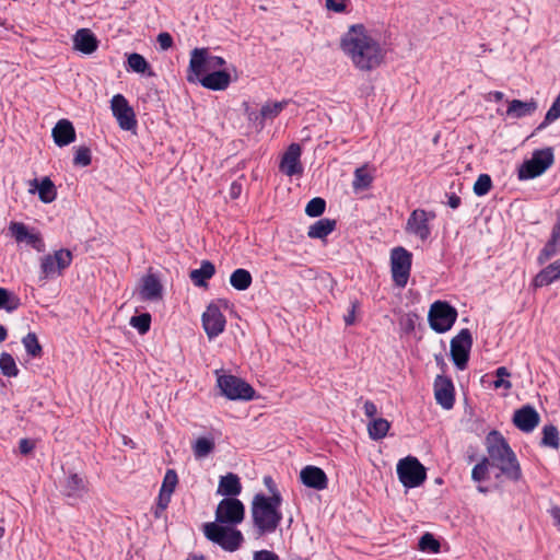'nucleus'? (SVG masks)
I'll return each mask as SVG.
<instances>
[{"label": "nucleus", "instance_id": "nucleus-1", "mask_svg": "<svg viewBox=\"0 0 560 560\" xmlns=\"http://www.w3.org/2000/svg\"><path fill=\"white\" fill-rule=\"evenodd\" d=\"M340 47L361 71L376 69L384 60L386 50L363 24H353L341 37Z\"/></svg>", "mask_w": 560, "mask_h": 560}, {"label": "nucleus", "instance_id": "nucleus-2", "mask_svg": "<svg viewBox=\"0 0 560 560\" xmlns=\"http://www.w3.org/2000/svg\"><path fill=\"white\" fill-rule=\"evenodd\" d=\"M486 447L492 468L499 469L500 475L510 481L517 482L522 479L523 474L516 454L499 431L489 432L486 438Z\"/></svg>", "mask_w": 560, "mask_h": 560}, {"label": "nucleus", "instance_id": "nucleus-3", "mask_svg": "<svg viewBox=\"0 0 560 560\" xmlns=\"http://www.w3.org/2000/svg\"><path fill=\"white\" fill-rule=\"evenodd\" d=\"M281 503V493L271 497H267L264 493L254 495L250 513L257 537L272 534L277 530L283 517L280 511Z\"/></svg>", "mask_w": 560, "mask_h": 560}, {"label": "nucleus", "instance_id": "nucleus-4", "mask_svg": "<svg viewBox=\"0 0 560 560\" xmlns=\"http://www.w3.org/2000/svg\"><path fill=\"white\" fill-rule=\"evenodd\" d=\"M203 534L207 539L229 552L236 551L244 541V536L241 530L236 529L234 526L214 522L203 525Z\"/></svg>", "mask_w": 560, "mask_h": 560}, {"label": "nucleus", "instance_id": "nucleus-5", "mask_svg": "<svg viewBox=\"0 0 560 560\" xmlns=\"http://www.w3.org/2000/svg\"><path fill=\"white\" fill-rule=\"evenodd\" d=\"M555 161L552 148L535 150L529 160L524 161L517 171L520 180H528L542 175Z\"/></svg>", "mask_w": 560, "mask_h": 560}, {"label": "nucleus", "instance_id": "nucleus-6", "mask_svg": "<svg viewBox=\"0 0 560 560\" xmlns=\"http://www.w3.org/2000/svg\"><path fill=\"white\" fill-rule=\"evenodd\" d=\"M217 385L221 395L230 400H252L255 396V389L242 378L232 375H218Z\"/></svg>", "mask_w": 560, "mask_h": 560}, {"label": "nucleus", "instance_id": "nucleus-7", "mask_svg": "<svg viewBox=\"0 0 560 560\" xmlns=\"http://www.w3.org/2000/svg\"><path fill=\"white\" fill-rule=\"evenodd\" d=\"M457 311L445 301L432 303L428 314L430 327L438 334L448 331L457 319Z\"/></svg>", "mask_w": 560, "mask_h": 560}, {"label": "nucleus", "instance_id": "nucleus-8", "mask_svg": "<svg viewBox=\"0 0 560 560\" xmlns=\"http://www.w3.org/2000/svg\"><path fill=\"white\" fill-rule=\"evenodd\" d=\"M399 481L406 488H416L422 485L427 478L424 466L417 457L407 456L400 459L396 468Z\"/></svg>", "mask_w": 560, "mask_h": 560}, {"label": "nucleus", "instance_id": "nucleus-9", "mask_svg": "<svg viewBox=\"0 0 560 560\" xmlns=\"http://www.w3.org/2000/svg\"><path fill=\"white\" fill-rule=\"evenodd\" d=\"M412 264V254L406 248L398 246L390 252V271L394 283L399 288H405Z\"/></svg>", "mask_w": 560, "mask_h": 560}, {"label": "nucleus", "instance_id": "nucleus-10", "mask_svg": "<svg viewBox=\"0 0 560 560\" xmlns=\"http://www.w3.org/2000/svg\"><path fill=\"white\" fill-rule=\"evenodd\" d=\"M244 517L245 506L243 502L236 498H224L217 506L214 523L236 526L244 521Z\"/></svg>", "mask_w": 560, "mask_h": 560}, {"label": "nucleus", "instance_id": "nucleus-11", "mask_svg": "<svg viewBox=\"0 0 560 560\" xmlns=\"http://www.w3.org/2000/svg\"><path fill=\"white\" fill-rule=\"evenodd\" d=\"M472 347V336L469 329H462L451 340V358L458 370H465Z\"/></svg>", "mask_w": 560, "mask_h": 560}, {"label": "nucleus", "instance_id": "nucleus-12", "mask_svg": "<svg viewBox=\"0 0 560 560\" xmlns=\"http://www.w3.org/2000/svg\"><path fill=\"white\" fill-rule=\"evenodd\" d=\"M435 213L424 209H415L405 226L407 234H411L425 242L431 236L430 221L434 220Z\"/></svg>", "mask_w": 560, "mask_h": 560}, {"label": "nucleus", "instance_id": "nucleus-13", "mask_svg": "<svg viewBox=\"0 0 560 560\" xmlns=\"http://www.w3.org/2000/svg\"><path fill=\"white\" fill-rule=\"evenodd\" d=\"M110 108L113 116L116 118L118 126L126 131H135L137 128V119L133 108L129 105L127 98L121 94H116L110 100Z\"/></svg>", "mask_w": 560, "mask_h": 560}, {"label": "nucleus", "instance_id": "nucleus-14", "mask_svg": "<svg viewBox=\"0 0 560 560\" xmlns=\"http://www.w3.org/2000/svg\"><path fill=\"white\" fill-rule=\"evenodd\" d=\"M9 233L16 243H25L37 252H43L45 248L40 233L34 229H28L23 222L11 221Z\"/></svg>", "mask_w": 560, "mask_h": 560}, {"label": "nucleus", "instance_id": "nucleus-15", "mask_svg": "<svg viewBox=\"0 0 560 560\" xmlns=\"http://www.w3.org/2000/svg\"><path fill=\"white\" fill-rule=\"evenodd\" d=\"M201 320L202 327L209 339H214L225 329L226 319L222 314L220 306L214 302L207 306Z\"/></svg>", "mask_w": 560, "mask_h": 560}, {"label": "nucleus", "instance_id": "nucleus-16", "mask_svg": "<svg viewBox=\"0 0 560 560\" xmlns=\"http://www.w3.org/2000/svg\"><path fill=\"white\" fill-rule=\"evenodd\" d=\"M207 73H210V70H208V49H192L190 52V60L186 75L187 81L189 83L196 84Z\"/></svg>", "mask_w": 560, "mask_h": 560}, {"label": "nucleus", "instance_id": "nucleus-17", "mask_svg": "<svg viewBox=\"0 0 560 560\" xmlns=\"http://www.w3.org/2000/svg\"><path fill=\"white\" fill-rule=\"evenodd\" d=\"M72 261V253L69 249H59L54 255L43 257L40 268L45 277L60 273L68 268Z\"/></svg>", "mask_w": 560, "mask_h": 560}, {"label": "nucleus", "instance_id": "nucleus-18", "mask_svg": "<svg viewBox=\"0 0 560 560\" xmlns=\"http://www.w3.org/2000/svg\"><path fill=\"white\" fill-rule=\"evenodd\" d=\"M455 389L450 377L438 375L434 381V396L436 402L444 409L450 410L455 402Z\"/></svg>", "mask_w": 560, "mask_h": 560}, {"label": "nucleus", "instance_id": "nucleus-19", "mask_svg": "<svg viewBox=\"0 0 560 560\" xmlns=\"http://www.w3.org/2000/svg\"><path fill=\"white\" fill-rule=\"evenodd\" d=\"M301 147L298 143H291L284 152L279 170L287 176L300 175L303 173V167L300 162Z\"/></svg>", "mask_w": 560, "mask_h": 560}, {"label": "nucleus", "instance_id": "nucleus-20", "mask_svg": "<svg viewBox=\"0 0 560 560\" xmlns=\"http://www.w3.org/2000/svg\"><path fill=\"white\" fill-rule=\"evenodd\" d=\"M300 480L305 487L317 491L325 490L328 487L326 472L313 465H307L300 471Z\"/></svg>", "mask_w": 560, "mask_h": 560}, {"label": "nucleus", "instance_id": "nucleus-21", "mask_svg": "<svg viewBox=\"0 0 560 560\" xmlns=\"http://www.w3.org/2000/svg\"><path fill=\"white\" fill-rule=\"evenodd\" d=\"M539 413L530 405H525L517 409L513 416L514 425L525 433L534 431V429L539 424Z\"/></svg>", "mask_w": 560, "mask_h": 560}, {"label": "nucleus", "instance_id": "nucleus-22", "mask_svg": "<svg viewBox=\"0 0 560 560\" xmlns=\"http://www.w3.org/2000/svg\"><path fill=\"white\" fill-rule=\"evenodd\" d=\"M558 253H560V210L557 212V219L550 238L539 253L538 262L544 264Z\"/></svg>", "mask_w": 560, "mask_h": 560}, {"label": "nucleus", "instance_id": "nucleus-23", "mask_svg": "<svg viewBox=\"0 0 560 560\" xmlns=\"http://www.w3.org/2000/svg\"><path fill=\"white\" fill-rule=\"evenodd\" d=\"M73 46L78 51L91 55L98 47V39L90 28H80L73 36Z\"/></svg>", "mask_w": 560, "mask_h": 560}, {"label": "nucleus", "instance_id": "nucleus-24", "mask_svg": "<svg viewBox=\"0 0 560 560\" xmlns=\"http://www.w3.org/2000/svg\"><path fill=\"white\" fill-rule=\"evenodd\" d=\"M51 136L58 147H66L75 140V130L68 119H60L52 128Z\"/></svg>", "mask_w": 560, "mask_h": 560}, {"label": "nucleus", "instance_id": "nucleus-25", "mask_svg": "<svg viewBox=\"0 0 560 560\" xmlns=\"http://www.w3.org/2000/svg\"><path fill=\"white\" fill-rule=\"evenodd\" d=\"M197 83L211 91H224L231 83V73L229 71H212Z\"/></svg>", "mask_w": 560, "mask_h": 560}, {"label": "nucleus", "instance_id": "nucleus-26", "mask_svg": "<svg viewBox=\"0 0 560 560\" xmlns=\"http://www.w3.org/2000/svg\"><path fill=\"white\" fill-rule=\"evenodd\" d=\"M241 479L236 474L229 472L219 480L217 494L224 498H235L242 492Z\"/></svg>", "mask_w": 560, "mask_h": 560}, {"label": "nucleus", "instance_id": "nucleus-27", "mask_svg": "<svg viewBox=\"0 0 560 560\" xmlns=\"http://www.w3.org/2000/svg\"><path fill=\"white\" fill-rule=\"evenodd\" d=\"M162 284L159 278L149 273L142 278V287L140 290L141 298L145 301H156L162 298Z\"/></svg>", "mask_w": 560, "mask_h": 560}, {"label": "nucleus", "instance_id": "nucleus-28", "mask_svg": "<svg viewBox=\"0 0 560 560\" xmlns=\"http://www.w3.org/2000/svg\"><path fill=\"white\" fill-rule=\"evenodd\" d=\"M215 273V267L210 260H202L198 269H192L189 273L191 282L199 288H206L207 281Z\"/></svg>", "mask_w": 560, "mask_h": 560}, {"label": "nucleus", "instance_id": "nucleus-29", "mask_svg": "<svg viewBox=\"0 0 560 560\" xmlns=\"http://www.w3.org/2000/svg\"><path fill=\"white\" fill-rule=\"evenodd\" d=\"M560 279V259L548 265L534 278V285L541 288Z\"/></svg>", "mask_w": 560, "mask_h": 560}, {"label": "nucleus", "instance_id": "nucleus-30", "mask_svg": "<svg viewBox=\"0 0 560 560\" xmlns=\"http://www.w3.org/2000/svg\"><path fill=\"white\" fill-rule=\"evenodd\" d=\"M61 491L67 498H81L85 492L83 479L77 474L69 475L62 483Z\"/></svg>", "mask_w": 560, "mask_h": 560}, {"label": "nucleus", "instance_id": "nucleus-31", "mask_svg": "<svg viewBox=\"0 0 560 560\" xmlns=\"http://www.w3.org/2000/svg\"><path fill=\"white\" fill-rule=\"evenodd\" d=\"M536 109L537 103L535 101L524 102L513 100L509 103L506 115L513 118H522L530 116Z\"/></svg>", "mask_w": 560, "mask_h": 560}, {"label": "nucleus", "instance_id": "nucleus-32", "mask_svg": "<svg viewBox=\"0 0 560 560\" xmlns=\"http://www.w3.org/2000/svg\"><path fill=\"white\" fill-rule=\"evenodd\" d=\"M336 228V221L332 219L324 218L313 223L307 231L310 238H325Z\"/></svg>", "mask_w": 560, "mask_h": 560}, {"label": "nucleus", "instance_id": "nucleus-33", "mask_svg": "<svg viewBox=\"0 0 560 560\" xmlns=\"http://www.w3.org/2000/svg\"><path fill=\"white\" fill-rule=\"evenodd\" d=\"M253 282L250 272L246 269L238 268L234 270L230 276L231 285L237 291L247 290Z\"/></svg>", "mask_w": 560, "mask_h": 560}, {"label": "nucleus", "instance_id": "nucleus-34", "mask_svg": "<svg viewBox=\"0 0 560 560\" xmlns=\"http://www.w3.org/2000/svg\"><path fill=\"white\" fill-rule=\"evenodd\" d=\"M34 183L38 190V197L43 202L49 203L55 200L57 195L56 187L49 177H44L40 183L34 179Z\"/></svg>", "mask_w": 560, "mask_h": 560}, {"label": "nucleus", "instance_id": "nucleus-35", "mask_svg": "<svg viewBox=\"0 0 560 560\" xmlns=\"http://www.w3.org/2000/svg\"><path fill=\"white\" fill-rule=\"evenodd\" d=\"M390 423L384 418H374L368 425L369 435L372 440L378 441L386 436Z\"/></svg>", "mask_w": 560, "mask_h": 560}, {"label": "nucleus", "instance_id": "nucleus-36", "mask_svg": "<svg viewBox=\"0 0 560 560\" xmlns=\"http://www.w3.org/2000/svg\"><path fill=\"white\" fill-rule=\"evenodd\" d=\"M540 445L558 450L560 445V438L558 428L553 424H546L542 428V439Z\"/></svg>", "mask_w": 560, "mask_h": 560}, {"label": "nucleus", "instance_id": "nucleus-37", "mask_svg": "<svg viewBox=\"0 0 560 560\" xmlns=\"http://www.w3.org/2000/svg\"><path fill=\"white\" fill-rule=\"evenodd\" d=\"M373 182V176L369 173L365 166L358 167L354 171L352 188L354 191L368 189Z\"/></svg>", "mask_w": 560, "mask_h": 560}, {"label": "nucleus", "instance_id": "nucleus-38", "mask_svg": "<svg viewBox=\"0 0 560 560\" xmlns=\"http://www.w3.org/2000/svg\"><path fill=\"white\" fill-rule=\"evenodd\" d=\"M0 370L7 377H16L20 372L14 358L8 352L0 355Z\"/></svg>", "mask_w": 560, "mask_h": 560}, {"label": "nucleus", "instance_id": "nucleus-39", "mask_svg": "<svg viewBox=\"0 0 560 560\" xmlns=\"http://www.w3.org/2000/svg\"><path fill=\"white\" fill-rule=\"evenodd\" d=\"M22 343L26 353L32 358H39L42 355L43 349L35 332H28L24 336Z\"/></svg>", "mask_w": 560, "mask_h": 560}, {"label": "nucleus", "instance_id": "nucleus-40", "mask_svg": "<svg viewBox=\"0 0 560 560\" xmlns=\"http://www.w3.org/2000/svg\"><path fill=\"white\" fill-rule=\"evenodd\" d=\"M21 305L20 299L9 292L7 289L0 288V310H5L11 313L18 310Z\"/></svg>", "mask_w": 560, "mask_h": 560}, {"label": "nucleus", "instance_id": "nucleus-41", "mask_svg": "<svg viewBox=\"0 0 560 560\" xmlns=\"http://www.w3.org/2000/svg\"><path fill=\"white\" fill-rule=\"evenodd\" d=\"M214 450V442L208 438H199L194 446V455L196 458H205Z\"/></svg>", "mask_w": 560, "mask_h": 560}, {"label": "nucleus", "instance_id": "nucleus-42", "mask_svg": "<svg viewBox=\"0 0 560 560\" xmlns=\"http://www.w3.org/2000/svg\"><path fill=\"white\" fill-rule=\"evenodd\" d=\"M289 104V101L273 102L265 104L260 109L264 119L277 117Z\"/></svg>", "mask_w": 560, "mask_h": 560}, {"label": "nucleus", "instance_id": "nucleus-43", "mask_svg": "<svg viewBox=\"0 0 560 560\" xmlns=\"http://www.w3.org/2000/svg\"><path fill=\"white\" fill-rule=\"evenodd\" d=\"M492 188V179L488 174H480L474 184V194L478 197L486 196Z\"/></svg>", "mask_w": 560, "mask_h": 560}, {"label": "nucleus", "instance_id": "nucleus-44", "mask_svg": "<svg viewBox=\"0 0 560 560\" xmlns=\"http://www.w3.org/2000/svg\"><path fill=\"white\" fill-rule=\"evenodd\" d=\"M130 325L138 330L139 334L144 335L150 330L151 315L149 313H142L137 316H132Z\"/></svg>", "mask_w": 560, "mask_h": 560}, {"label": "nucleus", "instance_id": "nucleus-45", "mask_svg": "<svg viewBox=\"0 0 560 560\" xmlns=\"http://www.w3.org/2000/svg\"><path fill=\"white\" fill-rule=\"evenodd\" d=\"M560 117V94L553 101L551 107L546 113L542 122L538 126V130L545 129L548 125Z\"/></svg>", "mask_w": 560, "mask_h": 560}, {"label": "nucleus", "instance_id": "nucleus-46", "mask_svg": "<svg viewBox=\"0 0 560 560\" xmlns=\"http://www.w3.org/2000/svg\"><path fill=\"white\" fill-rule=\"evenodd\" d=\"M128 66L137 73H144L150 67L145 58L137 52H132L128 56Z\"/></svg>", "mask_w": 560, "mask_h": 560}, {"label": "nucleus", "instance_id": "nucleus-47", "mask_svg": "<svg viewBox=\"0 0 560 560\" xmlns=\"http://www.w3.org/2000/svg\"><path fill=\"white\" fill-rule=\"evenodd\" d=\"M326 209V201L320 197H315L311 199L306 207H305V213L308 217L316 218L324 213Z\"/></svg>", "mask_w": 560, "mask_h": 560}, {"label": "nucleus", "instance_id": "nucleus-48", "mask_svg": "<svg viewBox=\"0 0 560 560\" xmlns=\"http://www.w3.org/2000/svg\"><path fill=\"white\" fill-rule=\"evenodd\" d=\"M490 467L491 465L488 460V457H482V459L476 464L471 470L472 480L477 482L486 480Z\"/></svg>", "mask_w": 560, "mask_h": 560}, {"label": "nucleus", "instance_id": "nucleus-49", "mask_svg": "<svg viewBox=\"0 0 560 560\" xmlns=\"http://www.w3.org/2000/svg\"><path fill=\"white\" fill-rule=\"evenodd\" d=\"M495 380L493 381L494 388L510 389L512 383L508 380L511 375L510 371L505 366H499L495 372Z\"/></svg>", "mask_w": 560, "mask_h": 560}, {"label": "nucleus", "instance_id": "nucleus-50", "mask_svg": "<svg viewBox=\"0 0 560 560\" xmlns=\"http://www.w3.org/2000/svg\"><path fill=\"white\" fill-rule=\"evenodd\" d=\"M440 542L430 533L423 534L419 539V549L422 551L439 552Z\"/></svg>", "mask_w": 560, "mask_h": 560}, {"label": "nucleus", "instance_id": "nucleus-51", "mask_svg": "<svg viewBox=\"0 0 560 560\" xmlns=\"http://www.w3.org/2000/svg\"><path fill=\"white\" fill-rule=\"evenodd\" d=\"M92 162L91 150L88 147H79L75 149L73 164L75 166H89Z\"/></svg>", "mask_w": 560, "mask_h": 560}, {"label": "nucleus", "instance_id": "nucleus-52", "mask_svg": "<svg viewBox=\"0 0 560 560\" xmlns=\"http://www.w3.org/2000/svg\"><path fill=\"white\" fill-rule=\"evenodd\" d=\"M178 482L177 474L174 469H167L162 482L161 490L173 493Z\"/></svg>", "mask_w": 560, "mask_h": 560}, {"label": "nucleus", "instance_id": "nucleus-53", "mask_svg": "<svg viewBox=\"0 0 560 560\" xmlns=\"http://www.w3.org/2000/svg\"><path fill=\"white\" fill-rule=\"evenodd\" d=\"M226 65V61L224 58L220 57V56H214V55H211L209 51H208V70H210V72L212 71H228L226 69H222L223 66Z\"/></svg>", "mask_w": 560, "mask_h": 560}, {"label": "nucleus", "instance_id": "nucleus-54", "mask_svg": "<svg viewBox=\"0 0 560 560\" xmlns=\"http://www.w3.org/2000/svg\"><path fill=\"white\" fill-rule=\"evenodd\" d=\"M359 307V302L357 300L351 301L350 308L348 313L343 316V320L347 326H351L355 323V312Z\"/></svg>", "mask_w": 560, "mask_h": 560}, {"label": "nucleus", "instance_id": "nucleus-55", "mask_svg": "<svg viewBox=\"0 0 560 560\" xmlns=\"http://www.w3.org/2000/svg\"><path fill=\"white\" fill-rule=\"evenodd\" d=\"M162 50H167L173 46V37L167 32H162L156 38Z\"/></svg>", "mask_w": 560, "mask_h": 560}, {"label": "nucleus", "instance_id": "nucleus-56", "mask_svg": "<svg viewBox=\"0 0 560 560\" xmlns=\"http://www.w3.org/2000/svg\"><path fill=\"white\" fill-rule=\"evenodd\" d=\"M253 560H280L279 556L270 550H258L253 555Z\"/></svg>", "mask_w": 560, "mask_h": 560}, {"label": "nucleus", "instance_id": "nucleus-57", "mask_svg": "<svg viewBox=\"0 0 560 560\" xmlns=\"http://www.w3.org/2000/svg\"><path fill=\"white\" fill-rule=\"evenodd\" d=\"M35 448V441L31 439H21L19 442V451L22 455H28Z\"/></svg>", "mask_w": 560, "mask_h": 560}, {"label": "nucleus", "instance_id": "nucleus-58", "mask_svg": "<svg viewBox=\"0 0 560 560\" xmlns=\"http://www.w3.org/2000/svg\"><path fill=\"white\" fill-rule=\"evenodd\" d=\"M172 493L167 491L160 490L159 498H158V504L159 509L161 511H165L171 502Z\"/></svg>", "mask_w": 560, "mask_h": 560}, {"label": "nucleus", "instance_id": "nucleus-59", "mask_svg": "<svg viewBox=\"0 0 560 560\" xmlns=\"http://www.w3.org/2000/svg\"><path fill=\"white\" fill-rule=\"evenodd\" d=\"M326 7L334 12H343L346 10L345 0H326Z\"/></svg>", "mask_w": 560, "mask_h": 560}, {"label": "nucleus", "instance_id": "nucleus-60", "mask_svg": "<svg viewBox=\"0 0 560 560\" xmlns=\"http://www.w3.org/2000/svg\"><path fill=\"white\" fill-rule=\"evenodd\" d=\"M363 410H364V413L368 418H373L376 416L377 413V407L376 405L371 401V400H366L363 405Z\"/></svg>", "mask_w": 560, "mask_h": 560}, {"label": "nucleus", "instance_id": "nucleus-61", "mask_svg": "<svg viewBox=\"0 0 560 560\" xmlns=\"http://www.w3.org/2000/svg\"><path fill=\"white\" fill-rule=\"evenodd\" d=\"M446 197L447 206L451 207L452 209H457L460 206L462 200L455 192L446 194Z\"/></svg>", "mask_w": 560, "mask_h": 560}, {"label": "nucleus", "instance_id": "nucleus-62", "mask_svg": "<svg viewBox=\"0 0 560 560\" xmlns=\"http://www.w3.org/2000/svg\"><path fill=\"white\" fill-rule=\"evenodd\" d=\"M264 483L268 488V490L270 491L271 495L280 493L278 491L277 487H276V483H275L273 479L270 476H265L264 477Z\"/></svg>", "mask_w": 560, "mask_h": 560}, {"label": "nucleus", "instance_id": "nucleus-63", "mask_svg": "<svg viewBox=\"0 0 560 560\" xmlns=\"http://www.w3.org/2000/svg\"><path fill=\"white\" fill-rule=\"evenodd\" d=\"M550 515L552 516L555 524L560 529V506H552L550 509Z\"/></svg>", "mask_w": 560, "mask_h": 560}, {"label": "nucleus", "instance_id": "nucleus-64", "mask_svg": "<svg viewBox=\"0 0 560 560\" xmlns=\"http://www.w3.org/2000/svg\"><path fill=\"white\" fill-rule=\"evenodd\" d=\"M241 191H242V186L241 184L234 182L232 183L231 185V188H230V195L233 199L237 198L240 195H241Z\"/></svg>", "mask_w": 560, "mask_h": 560}]
</instances>
